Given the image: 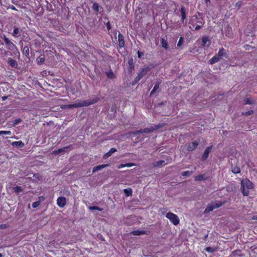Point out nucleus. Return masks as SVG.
<instances>
[{"label": "nucleus", "instance_id": "obj_42", "mask_svg": "<svg viewBox=\"0 0 257 257\" xmlns=\"http://www.w3.org/2000/svg\"><path fill=\"white\" fill-rule=\"evenodd\" d=\"M89 209L90 210H99V211H101L102 210V208H99V207L98 206H90L89 207Z\"/></svg>", "mask_w": 257, "mask_h": 257}, {"label": "nucleus", "instance_id": "obj_2", "mask_svg": "<svg viewBox=\"0 0 257 257\" xmlns=\"http://www.w3.org/2000/svg\"><path fill=\"white\" fill-rule=\"evenodd\" d=\"M150 71V68L148 66H144L143 68L140 69L138 76L135 78L132 84H136L141 78L144 77Z\"/></svg>", "mask_w": 257, "mask_h": 257}, {"label": "nucleus", "instance_id": "obj_25", "mask_svg": "<svg viewBox=\"0 0 257 257\" xmlns=\"http://www.w3.org/2000/svg\"><path fill=\"white\" fill-rule=\"evenodd\" d=\"M142 133H146L149 134L152 133L154 131L153 126H151L149 127L145 128L144 129H142Z\"/></svg>", "mask_w": 257, "mask_h": 257}, {"label": "nucleus", "instance_id": "obj_1", "mask_svg": "<svg viewBox=\"0 0 257 257\" xmlns=\"http://www.w3.org/2000/svg\"><path fill=\"white\" fill-rule=\"evenodd\" d=\"M98 98H94L93 99H89L88 100H83L77 103L71 104H64L61 106L63 109H72L75 107H80L83 106H88L91 104L96 103L98 101Z\"/></svg>", "mask_w": 257, "mask_h": 257}, {"label": "nucleus", "instance_id": "obj_36", "mask_svg": "<svg viewBox=\"0 0 257 257\" xmlns=\"http://www.w3.org/2000/svg\"><path fill=\"white\" fill-rule=\"evenodd\" d=\"M14 28L13 36L16 37L19 33V29L16 27H14Z\"/></svg>", "mask_w": 257, "mask_h": 257}, {"label": "nucleus", "instance_id": "obj_26", "mask_svg": "<svg viewBox=\"0 0 257 257\" xmlns=\"http://www.w3.org/2000/svg\"><path fill=\"white\" fill-rule=\"evenodd\" d=\"M232 172L234 174L239 173L240 172V169L237 166H231Z\"/></svg>", "mask_w": 257, "mask_h": 257}, {"label": "nucleus", "instance_id": "obj_13", "mask_svg": "<svg viewBox=\"0 0 257 257\" xmlns=\"http://www.w3.org/2000/svg\"><path fill=\"white\" fill-rule=\"evenodd\" d=\"M162 81L160 79L158 80L155 83V85L151 92L150 96H152L154 93H155V92L158 90V89L159 88V86L160 84L161 83Z\"/></svg>", "mask_w": 257, "mask_h": 257}, {"label": "nucleus", "instance_id": "obj_39", "mask_svg": "<svg viewBox=\"0 0 257 257\" xmlns=\"http://www.w3.org/2000/svg\"><path fill=\"white\" fill-rule=\"evenodd\" d=\"M14 191L16 193H20L23 191L22 188L20 186H16L14 188Z\"/></svg>", "mask_w": 257, "mask_h": 257}, {"label": "nucleus", "instance_id": "obj_51", "mask_svg": "<svg viewBox=\"0 0 257 257\" xmlns=\"http://www.w3.org/2000/svg\"><path fill=\"white\" fill-rule=\"evenodd\" d=\"M166 103V101L165 102H160V103H159L157 105L158 106H162V105H164V104H165V103Z\"/></svg>", "mask_w": 257, "mask_h": 257}, {"label": "nucleus", "instance_id": "obj_45", "mask_svg": "<svg viewBox=\"0 0 257 257\" xmlns=\"http://www.w3.org/2000/svg\"><path fill=\"white\" fill-rule=\"evenodd\" d=\"M205 250L206 251H207V252H213L214 251V249L212 247H207L206 248H205Z\"/></svg>", "mask_w": 257, "mask_h": 257}, {"label": "nucleus", "instance_id": "obj_41", "mask_svg": "<svg viewBox=\"0 0 257 257\" xmlns=\"http://www.w3.org/2000/svg\"><path fill=\"white\" fill-rule=\"evenodd\" d=\"M202 25L200 24H198L195 27H193L194 29H192L191 26H190V28L192 29V31H198L200 30Z\"/></svg>", "mask_w": 257, "mask_h": 257}, {"label": "nucleus", "instance_id": "obj_9", "mask_svg": "<svg viewBox=\"0 0 257 257\" xmlns=\"http://www.w3.org/2000/svg\"><path fill=\"white\" fill-rule=\"evenodd\" d=\"M212 148V146L208 147L205 149L203 155L202 156L201 160L202 161L206 160L208 157L209 154L211 152Z\"/></svg>", "mask_w": 257, "mask_h": 257}, {"label": "nucleus", "instance_id": "obj_10", "mask_svg": "<svg viewBox=\"0 0 257 257\" xmlns=\"http://www.w3.org/2000/svg\"><path fill=\"white\" fill-rule=\"evenodd\" d=\"M217 55L220 59H222L223 57L225 58H227L228 57L226 52L223 48H221L219 49Z\"/></svg>", "mask_w": 257, "mask_h": 257}, {"label": "nucleus", "instance_id": "obj_50", "mask_svg": "<svg viewBox=\"0 0 257 257\" xmlns=\"http://www.w3.org/2000/svg\"><path fill=\"white\" fill-rule=\"evenodd\" d=\"M144 55V53L140 52L139 51H138V58H140Z\"/></svg>", "mask_w": 257, "mask_h": 257}, {"label": "nucleus", "instance_id": "obj_11", "mask_svg": "<svg viewBox=\"0 0 257 257\" xmlns=\"http://www.w3.org/2000/svg\"><path fill=\"white\" fill-rule=\"evenodd\" d=\"M57 203L59 207H63L66 205V198L64 197H59L57 199Z\"/></svg>", "mask_w": 257, "mask_h": 257}, {"label": "nucleus", "instance_id": "obj_12", "mask_svg": "<svg viewBox=\"0 0 257 257\" xmlns=\"http://www.w3.org/2000/svg\"><path fill=\"white\" fill-rule=\"evenodd\" d=\"M199 143L198 142L195 141L192 142L190 144H189L188 147H187V150L188 151H193L194 150L196 147L198 146Z\"/></svg>", "mask_w": 257, "mask_h": 257}, {"label": "nucleus", "instance_id": "obj_8", "mask_svg": "<svg viewBox=\"0 0 257 257\" xmlns=\"http://www.w3.org/2000/svg\"><path fill=\"white\" fill-rule=\"evenodd\" d=\"M135 65L133 58H130L128 60V65L127 66V70L128 73L131 74L134 70Z\"/></svg>", "mask_w": 257, "mask_h": 257}, {"label": "nucleus", "instance_id": "obj_19", "mask_svg": "<svg viewBox=\"0 0 257 257\" xmlns=\"http://www.w3.org/2000/svg\"><path fill=\"white\" fill-rule=\"evenodd\" d=\"M108 166V164H104L101 165H98L96 167H95L93 168L92 172L93 173H94L95 172H97L99 170H100L101 169L104 168L105 167H106Z\"/></svg>", "mask_w": 257, "mask_h": 257}, {"label": "nucleus", "instance_id": "obj_14", "mask_svg": "<svg viewBox=\"0 0 257 257\" xmlns=\"http://www.w3.org/2000/svg\"><path fill=\"white\" fill-rule=\"evenodd\" d=\"M102 9V8L99 5L96 3L95 2L93 4L92 6V10L96 13H101V10Z\"/></svg>", "mask_w": 257, "mask_h": 257}, {"label": "nucleus", "instance_id": "obj_54", "mask_svg": "<svg viewBox=\"0 0 257 257\" xmlns=\"http://www.w3.org/2000/svg\"><path fill=\"white\" fill-rule=\"evenodd\" d=\"M8 97L6 96H3L2 97V99H3V101H5V100H6L7 99Z\"/></svg>", "mask_w": 257, "mask_h": 257}, {"label": "nucleus", "instance_id": "obj_7", "mask_svg": "<svg viewBox=\"0 0 257 257\" xmlns=\"http://www.w3.org/2000/svg\"><path fill=\"white\" fill-rule=\"evenodd\" d=\"M241 186H243L244 188L248 189H252L253 187L252 183L249 180L243 179L241 182Z\"/></svg>", "mask_w": 257, "mask_h": 257}, {"label": "nucleus", "instance_id": "obj_48", "mask_svg": "<svg viewBox=\"0 0 257 257\" xmlns=\"http://www.w3.org/2000/svg\"><path fill=\"white\" fill-rule=\"evenodd\" d=\"M2 135H11V131H1Z\"/></svg>", "mask_w": 257, "mask_h": 257}, {"label": "nucleus", "instance_id": "obj_22", "mask_svg": "<svg viewBox=\"0 0 257 257\" xmlns=\"http://www.w3.org/2000/svg\"><path fill=\"white\" fill-rule=\"evenodd\" d=\"M220 59L218 58L217 55L214 56L211 59H210L209 61V62L210 64H213L215 63H217Z\"/></svg>", "mask_w": 257, "mask_h": 257}, {"label": "nucleus", "instance_id": "obj_56", "mask_svg": "<svg viewBox=\"0 0 257 257\" xmlns=\"http://www.w3.org/2000/svg\"><path fill=\"white\" fill-rule=\"evenodd\" d=\"M208 236V234L205 235L204 236V239H204V240H206V239L207 238Z\"/></svg>", "mask_w": 257, "mask_h": 257}, {"label": "nucleus", "instance_id": "obj_32", "mask_svg": "<svg viewBox=\"0 0 257 257\" xmlns=\"http://www.w3.org/2000/svg\"><path fill=\"white\" fill-rule=\"evenodd\" d=\"M165 123H159L158 124L155 125L154 126H153L154 131L155 130H157L160 128L163 127V126H165Z\"/></svg>", "mask_w": 257, "mask_h": 257}, {"label": "nucleus", "instance_id": "obj_33", "mask_svg": "<svg viewBox=\"0 0 257 257\" xmlns=\"http://www.w3.org/2000/svg\"><path fill=\"white\" fill-rule=\"evenodd\" d=\"M204 180H205V178H204V175H199L195 177L196 181H203Z\"/></svg>", "mask_w": 257, "mask_h": 257}, {"label": "nucleus", "instance_id": "obj_64", "mask_svg": "<svg viewBox=\"0 0 257 257\" xmlns=\"http://www.w3.org/2000/svg\"><path fill=\"white\" fill-rule=\"evenodd\" d=\"M0 257H2V254L0 253Z\"/></svg>", "mask_w": 257, "mask_h": 257}, {"label": "nucleus", "instance_id": "obj_4", "mask_svg": "<svg viewBox=\"0 0 257 257\" xmlns=\"http://www.w3.org/2000/svg\"><path fill=\"white\" fill-rule=\"evenodd\" d=\"M203 18L200 17L198 18L197 15H194L191 17V20H190L189 24L193 27H194L196 24H200L201 25H203Z\"/></svg>", "mask_w": 257, "mask_h": 257}, {"label": "nucleus", "instance_id": "obj_49", "mask_svg": "<svg viewBox=\"0 0 257 257\" xmlns=\"http://www.w3.org/2000/svg\"><path fill=\"white\" fill-rule=\"evenodd\" d=\"M21 119L20 118H19V119H15L14 121V124H18L19 122H20L21 121Z\"/></svg>", "mask_w": 257, "mask_h": 257}, {"label": "nucleus", "instance_id": "obj_63", "mask_svg": "<svg viewBox=\"0 0 257 257\" xmlns=\"http://www.w3.org/2000/svg\"><path fill=\"white\" fill-rule=\"evenodd\" d=\"M37 175H38L37 174H34V176L35 178H37Z\"/></svg>", "mask_w": 257, "mask_h": 257}, {"label": "nucleus", "instance_id": "obj_58", "mask_svg": "<svg viewBox=\"0 0 257 257\" xmlns=\"http://www.w3.org/2000/svg\"><path fill=\"white\" fill-rule=\"evenodd\" d=\"M205 2L206 3H207L208 2H210V0H205Z\"/></svg>", "mask_w": 257, "mask_h": 257}, {"label": "nucleus", "instance_id": "obj_24", "mask_svg": "<svg viewBox=\"0 0 257 257\" xmlns=\"http://www.w3.org/2000/svg\"><path fill=\"white\" fill-rule=\"evenodd\" d=\"M250 189H248L247 188H244L243 186H241L240 190L241 192L242 193L243 196H248L249 194V190Z\"/></svg>", "mask_w": 257, "mask_h": 257}, {"label": "nucleus", "instance_id": "obj_35", "mask_svg": "<svg viewBox=\"0 0 257 257\" xmlns=\"http://www.w3.org/2000/svg\"><path fill=\"white\" fill-rule=\"evenodd\" d=\"M112 154V148L110 149L109 152L105 154L104 155L103 158V159H106L108 157L110 156Z\"/></svg>", "mask_w": 257, "mask_h": 257}, {"label": "nucleus", "instance_id": "obj_60", "mask_svg": "<svg viewBox=\"0 0 257 257\" xmlns=\"http://www.w3.org/2000/svg\"><path fill=\"white\" fill-rule=\"evenodd\" d=\"M246 47H247V48H246V50H247V48H248V47H250L249 45H246Z\"/></svg>", "mask_w": 257, "mask_h": 257}, {"label": "nucleus", "instance_id": "obj_38", "mask_svg": "<svg viewBox=\"0 0 257 257\" xmlns=\"http://www.w3.org/2000/svg\"><path fill=\"white\" fill-rule=\"evenodd\" d=\"M181 174L183 176L187 177V176H189L190 175H191L192 174V172L189 171H184V172H183Z\"/></svg>", "mask_w": 257, "mask_h": 257}, {"label": "nucleus", "instance_id": "obj_3", "mask_svg": "<svg viewBox=\"0 0 257 257\" xmlns=\"http://www.w3.org/2000/svg\"><path fill=\"white\" fill-rule=\"evenodd\" d=\"M223 202H221L219 201H216L215 202L210 203L205 208V210L204 211V213H208L209 212L213 211L214 209L220 207L223 204Z\"/></svg>", "mask_w": 257, "mask_h": 257}, {"label": "nucleus", "instance_id": "obj_21", "mask_svg": "<svg viewBox=\"0 0 257 257\" xmlns=\"http://www.w3.org/2000/svg\"><path fill=\"white\" fill-rule=\"evenodd\" d=\"M12 146L17 148H22L24 146V143L22 141L14 142L12 144Z\"/></svg>", "mask_w": 257, "mask_h": 257}, {"label": "nucleus", "instance_id": "obj_15", "mask_svg": "<svg viewBox=\"0 0 257 257\" xmlns=\"http://www.w3.org/2000/svg\"><path fill=\"white\" fill-rule=\"evenodd\" d=\"M210 41L209 38L207 37H204L202 39L201 41V46H207L208 47L210 45Z\"/></svg>", "mask_w": 257, "mask_h": 257}, {"label": "nucleus", "instance_id": "obj_44", "mask_svg": "<svg viewBox=\"0 0 257 257\" xmlns=\"http://www.w3.org/2000/svg\"><path fill=\"white\" fill-rule=\"evenodd\" d=\"M253 113V111L251 110H249V111H246L245 112H242V114L243 115L247 116V115H251V114H252Z\"/></svg>", "mask_w": 257, "mask_h": 257}, {"label": "nucleus", "instance_id": "obj_6", "mask_svg": "<svg viewBox=\"0 0 257 257\" xmlns=\"http://www.w3.org/2000/svg\"><path fill=\"white\" fill-rule=\"evenodd\" d=\"M3 39L6 44V45L8 47V49L11 51L14 50L16 48L15 45L6 36H4Z\"/></svg>", "mask_w": 257, "mask_h": 257}, {"label": "nucleus", "instance_id": "obj_57", "mask_svg": "<svg viewBox=\"0 0 257 257\" xmlns=\"http://www.w3.org/2000/svg\"><path fill=\"white\" fill-rule=\"evenodd\" d=\"M12 10H16V8H15V7L14 6H12Z\"/></svg>", "mask_w": 257, "mask_h": 257}, {"label": "nucleus", "instance_id": "obj_40", "mask_svg": "<svg viewBox=\"0 0 257 257\" xmlns=\"http://www.w3.org/2000/svg\"><path fill=\"white\" fill-rule=\"evenodd\" d=\"M184 38L182 37H181L179 39V40L178 42V44H177V47H180L182 44L184 43Z\"/></svg>", "mask_w": 257, "mask_h": 257}, {"label": "nucleus", "instance_id": "obj_62", "mask_svg": "<svg viewBox=\"0 0 257 257\" xmlns=\"http://www.w3.org/2000/svg\"><path fill=\"white\" fill-rule=\"evenodd\" d=\"M246 47H247V48H246V50H247V48H248V47H250L249 45H246Z\"/></svg>", "mask_w": 257, "mask_h": 257}, {"label": "nucleus", "instance_id": "obj_16", "mask_svg": "<svg viewBox=\"0 0 257 257\" xmlns=\"http://www.w3.org/2000/svg\"><path fill=\"white\" fill-rule=\"evenodd\" d=\"M118 41L119 46L120 47H123L124 46V41L123 36L121 34L119 33L118 35Z\"/></svg>", "mask_w": 257, "mask_h": 257}, {"label": "nucleus", "instance_id": "obj_61", "mask_svg": "<svg viewBox=\"0 0 257 257\" xmlns=\"http://www.w3.org/2000/svg\"><path fill=\"white\" fill-rule=\"evenodd\" d=\"M246 47H247V48H246V50H247V48H248V47H250L249 45H246Z\"/></svg>", "mask_w": 257, "mask_h": 257}, {"label": "nucleus", "instance_id": "obj_23", "mask_svg": "<svg viewBox=\"0 0 257 257\" xmlns=\"http://www.w3.org/2000/svg\"><path fill=\"white\" fill-rule=\"evenodd\" d=\"M180 12L181 13V19L182 22H184V20L186 19V10L185 8L184 7H181L180 9Z\"/></svg>", "mask_w": 257, "mask_h": 257}, {"label": "nucleus", "instance_id": "obj_27", "mask_svg": "<svg viewBox=\"0 0 257 257\" xmlns=\"http://www.w3.org/2000/svg\"><path fill=\"white\" fill-rule=\"evenodd\" d=\"M161 46L162 47L166 49H167L168 48V42L164 38L161 39Z\"/></svg>", "mask_w": 257, "mask_h": 257}, {"label": "nucleus", "instance_id": "obj_17", "mask_svg": "<svg viewBox=\"0 0 257 257\" xmlns=\"http://www.w3.org/2000/svg\"><path fill=\"white\" fill-rule=\"evenodd\" d=\"M22 52L24 55H25L27 58H30V51L29 48L28 46H25L22 49Z\"/></svg>", "mask_w": 257, "mask_h": 257}, {"label": "nucleus", "instance_id": "obj_59", "mask_svg": "<svg viewBox=\"0 0 257 257\" xmlns=\"http://www.w3.org/2000/svg\"><path fill=\"white\" fill-rule=\"evenodd\" d=\"M113 153H114L116 151V150L115 149L113 148Z\"/></svg>", "mask_w": 257, "mask_h": 257}, {"label": "nucleus", "instance_id": "obj_30", "mask_svg": "<svg viewBox=\"0 0 257 257\" xmlns=\"http://www.w3.org/2000/svg\"><path fill=\"white\" fill-rule=\"evenodd\" d=\"M124 193L126 196H130L132 195V189H125L123 190Z\"/></svg>", "mask_w": 257, "mask_h": 257}, {"label": "nucleus", "instance_id": "obj_28", "mask_svg": "<svg viewBox=\"0 0 257 257\" xmlns=\"http://www.w3.org/2000/svg\"><path fill=\"white\" fill-rule=\"evenodd\" d=\"M145 233V231H140L139 230H134L132 232V234H133L134 235H140L141 234H144Z\"/></svg>", "mask_w": 257, "mask_h": 257}, {"label": "nucleus", "instance_id": "obj_18", "mask_svg": "<svg viewBox=\"0 0 257 257\" xmlns=\"http://www.w3.org/2000/svg\"><path fill=\"white\" fill-rule=\"evenodd\" d=\"M69 148H70L69 146L62 148L61 149H58V150L54 151L53 152V154L54 155L59 154L60 153H61L62 152H64L66 151Z\"/></svg>", "mask_w": 257, "mask_h": 257}, {"label": "nucleus", "instance_id": "obj_47", "mask_svg": "<svg viewBox=\"0 0 257 257\" xmlns=\"http://www.w3.org/2000/svg\"><path fill=\"white\" fill-rule=\"evenodd\" d=\"M107 76L109 78H112V72L110 70L109 72H106Z\"/></svg>", "mask_w": 257, "mask_h": 257}, {"label": "nucleus", "instance_id": "obj_34", "mask_svg": "<svg viewBox=\"0 0 257 257\" xmlns=\"http://www.w3.org/2000/svg\"><path fill=\"white\" fill-rule=\"evenodd\" d=\"M133 165H134V164H133V163H126L125 164H121L118 166V168L120 169V168H121L124 167H130L133 166Z\"/></svg>", "mask_w": 257, "mask_h": 257}, {"label": "nucleus", "instance_id": "obj_46", "mask_svg": "<svg viewBox=\"0 0 257 257\" xmlns=\"http://www.w3.org/2000/svg\"><path fill=\"white\" fill-rule=\"evenodd\" d=\"M40 205V202L39 201H36L34 202L32 204V206L33 208H36Z\"/></svg>", "mask_w": 257, "mask_h": 257}, {"label": "nucleus", "instance_id": "obj_37", "mask_svg": "<svg viewBox=\"0 0 257 257\" xmlns=\"http://www.w3.org/2000/svg\"><path fill=\"white\" fill-rule=\"evenodd\" d=\"M142 129H140L139 130H137L135 131H133V132H131L130 133V134H132L135 136L139 134H142Z\"/></svg>", "mask_w": 257, "mask_h": 257}, {"label": "nucleus", "instance_id": "obj_29", "mask_svg": "<svg viewBox=\"0 0 257 257\" xmlns=\"http://www.w3.org/2000/svg\"><path fill=\"white\" fill-rule=\"evenodd\" d=\"M45 60V58L44 57H39L37 58V61L38 65H42L44 63Z\"/></svg>", "mask_w": 257, "mask_h": 257}, {"label": "nucleus", "instance_id": "obj_20", "mask_svg": "<svg viewBox=\"0 0 257 257\" xmlns=\"http://www.w3.org/2000/svg\"><path fill=\"white\" fill-rule=\"evenodd\" d=\"M8 64L12 67L17 68L18 66V63L17 61L11 58H9Z\"/></svg>", "mask_w": 257, "mask_h": 257}, {"label": "nucleus", "instance_id": "obj_5", "mask_svg": "<svg viewBox=\"0 0 257 257\" xmlns=\"http://www.w3.org/2000/svg\"><path fill=\"white\" fill-rule=\"evenodd\" d=\"M166 216L173 224L176 225L179 223V219L177 215L172 212H169Z\"/></svg>", "mask_w": 257, "mask_h": 257}, {"label": "nucleus", "instance_id": "obj_43", "mask_svg": "<svg viewBox=\"0 0 257 257\" xmlns=\"http://www.w3.org/2000/svg\"><path fill=\"white\" fill-rule=\"evenodd\" d=\"M245 104H253V102L249 98H246L244 99Z\"/></svg>", "mask_w": 257, "mask_h": 257}, {"label": "nucleus", "instance_id": "obj_55", "mask_svg": "<svg viewBox=\"0 0 257 257\" xmlns=\"http://www.w3.org/2000/svg\"><path fill=\"white\" fill-rule=\"evenodd\" d=\"M252 220H257V215L253 216L252 217Z\"/></svg>", "mask_w": 257, "mask_h": 257}, {"label": "nucleus", "instance_id": "obj_31", "mask_svg": "<svg viewBox=\"0 0 257 257\" xmlns=\"http://www.w3.org/2000/svg\"><path fill=\"white\" fill-rule=\"evenodd\" d=\"M165 164V161L161 160L159 161H157L154 163V167H160L161 166L164 165Z\"/></svg>", "mask_w": 257, "mask_h": 257}, {"label": "nucleus", "instance_id": "obj_52", "mask_svg": "<svg viewBox=\"0 0 257 257\" xmlns=\"http://www.w3.org/2000/svg\"><path fill=\"white\" fill-rule=\"evenodd\" d=\"M106 27H107V29L108 30H109L111 29V26H110V24L109 22H108L106 24Z\"/></svg>", "mask_w": 257, "mask_h": 257}, {"label": "nucleus", "instance_id": "obj_53", "mask_svg": "<svg viewBox=\"0 0 257 257\" xmlns=\"http://www.w3.org/2000/svg\"><path fill=\"white\" fill-rule=\"evenodd\" d=\"M197 16H198V18H200V17H202V14L200 13H197V14H196Z\"/></svg>", "mask_w": 257, "mask_h": 257}]
</instances>
